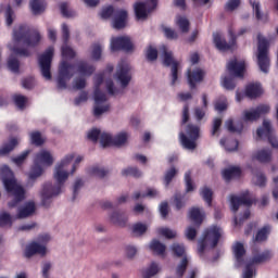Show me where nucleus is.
Wrapping results in <instances>:
<instances>
[{"label":"nucleus","instance_id":"nucleus-37","mask_svg":"<svg viewBox=\"0 0 278 278\" xmlns=\"http://www.w3.org/2000/svg\"><path fill=\"white\" fill-rule=\"evenodd\" d=\"M150 249L151 251L156 253V255H164V253H166V245L160 242V240L157 239L152 240V242L150 243Z\"/></svg>","mask_w":278,"mask_h":278},{"label":"nucleus","instance_id":"nucleus-19","mask_svg":"<svg viewBox=\"0 0 278 278\" xmlns=\"http://www.w3.org/2000/svg\"><path fill=\"white\" fill-rule=\"evenodd\" d=\"M52 60H53V47H50L45 51V53H42L38 58V63L41 71H51Z\"/></svg>","mask_w":278,"mask_h":278},{"label":"nucleus","instance_id":"nucleus-13","mask_svg":"<svg viewBox=\"0 0 278 278\" xmlns=\"http://www.w3.org/2000/svg\"><path fill=\"white\" fill-rule=\"evenodd\" d=\"M269 112H270V105L261 104L256 106L255 110L244 111L243 121H245V123H253L255 121H258L261 116H263L264 114H268Z\"/></svg>","mask_w":278,"mask_h":278},{"label":"nucleus","instance_id":"nucleus-48","mask_svg":"<svg viewBox=\"0 0 278 278\" xmlns=\"http://www.w3.org/2000/svg\"><path fill=\"white\" fill-rule=\"evenodd\" d=\"M30 142L31 144H35V147H42L45 144L42 134H40V131H33L30 134Z\"/></svg>","mask_w":278,"mask_h":278},{"label":"nucleus","instance_id":"nucleus-43","mask_svg":"<svg viewBox=\"0 0 278 278\" xmlns=\"http://www.w3.org/2000/svg\"><path fill=\"white\" fill-rule=\"evenodd\" d=\"M177 173H179V172L177 170V168H175V166L170 167L169 169H167L165 172L164 184H165L166 188H168L170 186V182L173 181V179H175V177H177Z\"/></svg>","mask_w":278,"mask_h":278},{"label":"nucleus","instance_id":"nucleus-2","mask_svg":"<svg viewBox=\"0 0 278 278\" xmlns=\"http://www.w3.org/2000/svg\"><path fill=\"white\" fill-rule=\"evenodd\" d=\"M75 160V154L66 155L55 167L54 179L58 185H53L51 182H46L43 185L42 193H41V205L43 207H49L51 205V199L53 197H58L62 192V187L66 184V179H68V172L64 168L71 164Z\"/></svg>","mask_w":278,"mask_h":278},{"label":"nucleus","instance_id":"nucleus-11","mask_svg":"<svg viewBox=\"0 0 278 278\" xmlns=\"http://www.w3.org/2000/svg\"><path fill=\"white\" fill-rule=\"evenodd\" d=\"M157 8V0H148L146 2H137L135 4V14L138 21L147 18L149 13Z\"/></svg>","mask_w":278,"mask_h":278},{"label":"nucleus","instance_id":"nucleus-12","mask_svg":"<svg viewBox=\"0 0 278 278\" xmlns=\"http://www.w3.org/2000/svg\"><path fill=\"white\" fill-rule=\"evenodd\" d=\"M230 205L231 211L236 214L238 210H240V205H247V207H251L253 205V200H251V193L249 191H244L243 193L238 195L230 197Z\"/></svg>","mask_w":278,"mask_h":278},{"label":"nucleus","instance_id":"nucleus-14","mask_svg":"<svg viewBox=\"0 0 278 278\" xmlns=\"http://www.w3.org/2000/svg\"><path fill=\"white\" fill-rule=\"evenodd\" d=\"M111 51H134V43L129 37H113L111 39Z\"/></svg>","mask_w":278,"mask_h":278},{"label":"nucleus","instance_id":"nucleus-61","mask_svg":"<svg viewBox=\"0 0 278 278\" xmlns=\"http://www.w3.org/2000/svg\"><path fill=\"white\" fill-rule=\"evenodd\" d=\"M147 225L142 223H137L132 226V233H136L137 236H143V233H147Z\"/></svg>","mask_w":278,"mask_h":278},{"label":"nucleus","instance_id":"nucleus-64","mask_svg":"<svg viewBox=\"0 0 278 278\" xmlns=\"http://www.w3.org/2000/svg\"><path fill=\"white\" fill-rule=\"evenodd\" d=\"M253 275H255V273L253 270V264L248 263L245 265L244 270H243V277L242 278H253Z\"/></svg>","mask_w":278,"mask_h":278},{"label":"nucleus","instance_id":"nucleus-32","mask_svg":"<svg viewBox=\"0 0 278 278\" xmlns=\"http://www.w3.org/2000/svg\"><path fill=\"white\" fill-rule=\"evenodd\" d=\"M226 129L230 134H242V130L244 129V124L242 122H237L233 124V119L226 121Z\"/></svg>","mask_w":278,"mask_h":278},{"label":"nucleus","instance_id":"nucleus-39","mask_svg":"<svg viewBox=\"0 0 278 278\" xmlns=\"http://www.w3.org/2000/svg\"><path fill=\"white\" fill-rule=\"evenodd\" d=\"M269 235H270V226H264L256 232L254 242H265V240H268Z\"/></svg>","mask_w":278,"mask_h":278},{"label":"nucleus","instance_id":"nucleus-1","mask_svg":"<svg viewBox=\"0 0 278 278\" xmlns=\"http://www.w3.org/2000/svg\"><path fill=\"white\" fill-rule=\"evenodd\" d=\"M40 40V33L37 29L27 25H18L13 29V41L15 46L11 48V51H13L15 55L29 58V55H31L29 49L38 47Z\"/></svg>","mask_w":278,"mask_h":278},{"label":"nucleus","instance_id":"nucleus-15","mask_svg":"<svg viewBox=\"0 0 278 278\" xmlns=\"http://www.w3.org/2000/svg\"><path fill=\"white\" fill-rule=\"evenodd\" d=\"M229 36L231 38L230 42L227 43L225 38L220 36V34L216 33L213 35L214 45L219 51H231L233 47H236V35H233V31L229 30Z\"/></svg>","mask_w":278,"mask_h":278},{"label":"nucleus","instance_id":"nucleus-62","mask_svg":"<svg viewBox=\"0 0 278 278\" xmlns=\"http://www.w3.org/2000/svg\"><path fill=\"white\" fill-rule=\"evenodd\" d=\"M61 14L65 18H71V16H75V13L72 10H68V2H63L60 5Z\"/></svg>","mask_w":278,"mask_h":278},{"label":"nucleus","instance_id":"nucleus-63","mask_svg":"<svg viewBox=\"0 0 278 278\" xmlns=\"http://www.w3.org/2000/svg\"><path fill=\"white\" fill-rule=\"evenodd\" d=\"M103 51V48L99 43H94L92 46V52H91V58L92 60H101V53Z\"/></svg>","mask_w":278,"mask_h":278},{"label":"nucleus","instance_id":"nucleus-5","mask_svg":"<svg viewBox=\"0 0 278 278\" xmlns=\"http://www.w3.org/2000/svg\"><path fill=\"white\" fill-rule=\"evenodd\" d=\"M185 131L179 132V142L184 149L194 151L197 149V140L201 138V127L195 124H188Z\"/></svg>","mask_w":278,"mask_h":278},{"label":"nucleus","instance_id":"nucleus-50","mask_svg":"<svg viewBox=\"0 0 278 278\" xmlns=\"http://www.w3.org/2000/svg\"><path fill=\"white\" fill-rule=\"evenodd\" d=\"M160 273V267H157L156 263H151L150 267L143 271V278L155 277V274Z\"/></svg>","mask_w":278,"mask_h":278},{"label":"nucleus","instance_id":"nucleus-44","mask_svg":"<svg viewBox=\"0 0 278 278\" xmlns=\"http://www.w3.org/2000/svg\"><path fill=\"white\" fill-rule=\"evenodd\" d=\"M222 84L226 90H236V78L230 74L223 78Z\"/></svg>","mask_w":278,"mask_h":278},{"label":"nucleus","instance_id":"nucleus-18","mask_svg":"<svg viewBox=\"0 0 278 278\" xmlns=\"http://www.w3.org/2000/svg\"><path fill=\"white\" fill-rule=\"evenodd\" d=\"M244 94L248 99H260L264 94V88L260 83H250L245 86Z\"/></svg>","mask_w":278,"mask_h":278},{"label":"nucleus","instance_id":"nucleus-45","mask_svg":"<svg viewBox=\"0 0 278 278\" xmlns=\"http://www.w3.org/2000/svg\"><path fill=\"white\" fill-rule=\"evenodd\" d=\"M172 252L174 253L175 257H186V247L181 243H173Z\"/></svg>","mask_w":278,"mask_h":278},{"label":"nucleus","instance_id":"nucleus-20","mask_svg":"<svg viewBox=\"0 0 278 278\" xmlns=\"http://www.w3.org/2000/svg\"><path fill=\"white\" fill-rule=\"evenodd\" d=\"M273 260V252L270 250H265L262 253H257V251H252V258L250 264H266V262H270Z\"/></svg>","mask_w":278,"mask_h":278},{"label":"nucleus","instance_id":"nucleus-7","mask_svg":"<svg viewBox=\"0 0 278 278\" xmlns=\"http://www.w3.org/2000/svg\"><path fill=\"white\" fill-rule=\"evenodd\" d=\"M220 241V227L211 226L204 230L202 239L199 241L198 252L200 255L205 253V249L210 247V249H216L218 247V242Z\"/></svg>","mask_w":278,"mask_h":278},{"label":"nucleus","instance_id":"nucleus-4","mask_svg":"<svg viewBox=\"0 0 278 278\" xmlns=\"http://www.w3.org/2000/svg\"><path fill=\"white\" fill-rule=\"evenodd\" d=\"M105 75H108V77H111L112 72H103L94 76L93 99L96 105L93 108V116H101L102 114H105V112H110V104L100 106L101 103H105V101H108V96L105 94V92L101 91V85L105 79Z\"/></svg>","mask_w":278,"mask_h":278},{"label":"nucleus","instance_id":"nucleus-47","mask_svg":"<svg viewBox=\"0 0 278 278\" xmlns=\"http://www.w3.org/2000/svg\"><path fill=\"white\" fill-rule=\"evenodd\" d=\"M100 144H102L103 149L105 147H114V138L110 134L102 132L100 135Z\"/></svg>","mask_w":278,"mask_h":278},{"label":"nucleus","instance_id":"nucleus-55","mask_svg":"<svg viewBox=\"0 0 278 278\" xmlns=\"http://www.w3.org/2000/svg\"><path fill=\"white\" fill-rule=\"evenodd\" d=\"M157 233L160 236H164L167 240H173V238H177V232L173 231L170 228H159Z\"/></svg>","mask_w":278,"mask_h":278},{"label":"nucleus","instance_id":"nucleus-59","mask_svg":"<svg viewBox=\"0 0 278 278\" xmlns=\"http://www.w3.org/2000/svg\"><path fill=\"white\" fill-rule=\"evenodd\" d=\"M29 153H31L30 150H26V151L22 152L18 156L13 159L14 164H16V166H23V164L25 163V160H27Z\"/></svg>","mask_w":278,"mask_h":278},{"label":"nucleus","instance_id":"nucleus-8","mask_svg":"<svg viewBox=\"0 0 278 278\" xmlns=\"http://www.w3.org/2000/svg\"><path fill=\"white\" fill-rule=\"evenodd\" d=\"M100 16L101 18H103L104 21L108 18H112L113 17V28L114 29H123L125 28V25H127V11L123 10V9H117L114 10V7L109 5V7H104L102 8L101 12H100Z\"/></svg>","mask_w":278,"mask_h":278},{"label":"nucleus","instance_id":"nucleus-36","mask_svg":"<svg viewBox=\"0 0 278 278\" xmlns=\"http://www.w3.org/2000/svg\"><path fill=\"white\" fill-rule=\"evenodd\" d=\"M117 81H119L122 88H127L129 81H131V75L127 71H119L116 73Z\"/></svg>","mask_w":278,"mask_h":278},{"label":"nucleus","instance_id":"nucleus-33","mask_svg":"<svg viewBox=\"0 0 278 278\" xmlns=\"http://www.w3.org/2000/svg\"><path fill=\"white\" fill-rule=\"evenodd\" d=\"M227 71H247V62L233 59L227 63Z\"/></svg>","mask_w":278,"mask_h":278},{"label":"nucleus","instance_id":"nucleus-54","mask_svg":"<svg viewBox=\"0 0 278 278\" xmlns=\"http://www.w3.org/2000/svg\"><path fill=\"white\" fill-rule=\"evenodd\" d=\"M105 86H106L108 93L111 94V97H116V94L121 93V90L114 87V80H112V78H108L105 80Z\"/></svg>","mask_w":278,"mask_h":278},{"label":"nucleus","instance_id":"nucleus-52","mask_svg":"<svg viewBox=\"0 0 278 278\" xmlns=\"http://www.w3.org/2000/svg\"><path fill=\"white\" fill-rule=\"evenodd\" d=\"M35 86L36 78H34V76H28L22 79V88H25V90H34Z\"/></svg>","mask_w":278,"mask_h":278},{"label":"nucleus","instance_id":"nucleus-53","mask_svg":"<svg viewBox=\"0 0 278 278\" xmlns=\"http://www.w3.org/2000/svg\"><path fill=\"white\" fill-rule=\"evenodd\" d=\"M127 142V132H119L113 138V147H123Z\"/></svg>","mask_w":278,"mask_h":278},{"label":"nucleus","instance_id":"nucleus-49","mask_svg":"<svg viewBox=\"0 0 278 278\" xmlns=\"http://www.w3.org/2000/svg\"><path fill=\"white\" fill-rule=\"evenodd\" d=\"M188 268V257L184 256L180 264L176 268V275L177 277L181 278L186 274V270Z\"/></svg>","mask_w":278,"mask_h":278},{"label":"nucleus","instance_id":"nucleus-60","mask_svg":"<svg viewBox=\"0 0 278 278\" xmlns=\"http://www.w3.org/2000/svg\"><path fill=\"white\" fill-rule=\"evenodd\" d=\"M146 58L149 62H155V60H157V49L153 48V46H150L147 49Z\"/></svg>","mask_w":278,"mask_h":278},{"label":"nucleus","instance_id":"nucleus-35","mask_svg":"<svg viewBox=\"0 0 278 278\" xmlns=\"http://www.w3.org/2000/svg\"><path fill=\"white\" fill-rule=\"evenodd\" d=\"M18 144V140L16 138H11L8 143H4L0 149V155H8V153H12L16 146Z\"/></svg>","mask_w":278,"mask_h":278},{"label":"nucleus","instance_id":"nucleus-30","mask_svg":"<svg viewBox=\"0 0 278 278\" xmlns=\"http://www.w3.org/2000/svg\"><path fill=\"white\" fill-rule=\"evenodd\" d=\"M30 10L33 14H42L47 10V2L45 0H30Z\"/></svg>","mask_w":278,"mask_h":278},{"label":"nucleus","instance_id":"nucleus-17","mask_svg":"<svg viewBox=\"0 0 278 278\" xmlns=\"http://www.w3.org/2000/svg\"><path fill=\"white\" fill-rule=\"evenodd\" d=\"M161 51L164 66H168L172 71H179V61L173 56V52L168 51L166 46H162Z\"/></svg>","mask_w":278,"mask_h":278},{"label":"nucleus","instance_id":"nucleus-38","mask_svg":"<svg viewBox=\"0 0 278 278\" xmlns=\"http://www.w3.org/2000/svg\"><path fill=\"white\" fill-rule=\"evenodd\" d=\"M12 100L14 102L15 108L20 109L21 111L27 108V97L23 94H13Z\"/></svg>","mask_w":278,"mask_h":278},{"label":"nucleus","instance_id":"nucleus-9","mask_svg":"<svg viewBox=\"0 0 278 278\" xmlns=\"http://www.w3.org/2000/svg\"><path fill=\"white\" fill-rule=\"evenodd\" d=\"M4 188L8 194H12L13 200L8 203L9 207H16L21 203V201H25V189L23 186L16 184L14 178H2Z\"/></svg>","mask_w":278,"mask_h":278},{"label":"nucleus","instance_id":"nucleus-57","mask_svg":"<svg viewBox=\"0 0 278 278\" xmlns=\"http://www.w3.org/2000/svg\"><path fill=\"white\" fill-rule=\"evenodd\" d=\"M184 199H186V194L175 193L174 205L176 210H181L186 205V202H184Z\"/></svg>","mask_w":278,"mask_h":278},{"label":"nucleus","instance_id":"nucleus-28","mask_svg":"<svg viewBox=\"0 0 278 278\" xmlns=\"http://www.w3.org/2000/svg\"><path fill=\"white\" fill-rule=\"evenodd\" d=\"M34 212H36V204L34 202H28L24 207L18 210L16 218H28Z\"/></svg>","mask_w":278,"mask_h":278},{"label":"nucleus","instance_id":"nucleus-16","mask_svg":"<svg viewBox=\"0 0 278 278\" xmlns=\"http://www.w3.org/2000/svg\"><path fill=\"white\" fill-rule=\"evenodd\" d=\"M256 136L257 138L265 136L273 149H278V141L277 138L273 136V126L270 125V122L265 119L263 122V127L257 128Z\"/></svg>","mask_w":278,"mask_h":278},{"label":"nucleus","instance_id":"nucleus-22","mask_svg":"<svg viewBox=\"0 0 278 278\" xmlns=\"http://www.w3.org/2000/svg\"><path fill=\"white\" fill-rule=\"evenodd\" d=\"M75 73L71 71H60L56 78V87L59 90H66V84L73 79Z\"/></svg>","mask_w":278,"mask_h":278},{"label":"nucleus","instance_id":"nucleus-29","mask_svg":"<svg viewBox=\"0 0 278 278\" xmlns=\"http://www.w3.org/2000/svg\"><path fill=\"white\" fill-rule=\"evenodd\" d=\"M242 175V169L238 166H232L223 170V177L225 181H231L236 177Z\"/></svg>","mask_w":278,"mask_h":278},{"label":"nucleus","instance_id":"nucleus-58","mask_svg":"<svg viewBox=\"0 0 278 278\" xmlns=\"http://www.w3.org/2000/svg\"><path fill=\"white\" fill-rule=\"evenodd\" d=\"M186 192L194 191V184L192 182V172L185 174Z\"/></svg>","mask_w":278,"mask_h":278},{"label":"nucleus","instance_id":"nucleus-10","mask_svg":"<svg viewBox=\"0 0 278 278\" xmlns=\"http://www.w3.org/2000/svg\"><path fill=\"white\" fill-rule=\"evenodd\" d=\"M257 64L261 71H268L270 68V58H268L269 42L262 34L257 35Z\"/></svg>","mask_w":278,"mask_h":278},{"label":"nucleus","instance_id":"nucleus-23","mask_svg":"<svg viewBox=\"0 0 278 278\" xmlns=\"http://www.w3.org/2000/svg\"><path fill=\"white\" fill-rule=\"evenodd\" d=\"M47 255V248L45 245H40L38 242H33L25 250V257H34V255Z\"/></svg>","mask_w":278,"mask_h":278},{"label":"nucleus","instance_id":"nucleus-42","mask_svg":"<svg viewBox=\"0 0 278 278\" xmlns=\"http://www.w3.org/2000/svg\"><path fill=\"white\" fill-rule=\"evenodd\" d=\"M123 177H135V179H139L142 177V172L138 167H127L122 170Z\"/></svg>","mask_w":278,"mask_h":278},{"label":"nucleus","instance_id":"nucleus-34","mask_svg":"<svg viewBox=\"0 0 278 278\" xmlns=\"http://www.w3.org/2000/svg\"><path fill=\"white\" fill-rule=\"evenodd\" d=\"M110 220L113 225H117V227H125L127 225V217L125 216V213H118L114 212L110 216Z\"/></svg>","mask_w":278,"mask_h":278},{"label":"nucleus","instance_id":"nucleus-3","mask_svg":"<svg viewBox=\"0 0 278 278\" xmlns=\"http://www.w3.org/2000/svg\"><path fill=\"white\" fill-rule=\"evenodd\" d=\"M62 36L63 42H68V38H71V33L66 24L62 25ZM61 53L63 60L59 66V71H94V67L88 65L86 61H76L74 65H71V63H68L67 60H73V58H75V50H73V48L64 45L61 48Z\"/></svg>","mask_w":278,"mask_h":278},{"label":"nucleus","instance_id":"nucleus-24","mask_svg":"<svg viewBox=\"0 0 278 278\" xmlns=\"http://www.w3.org/2000/svg\"><path fill=\"white\" fill-rule=\"evenodd\" d=\"M232 253L235 255L237 264H239V266H242L244 264V255H247L244 244H242V242H236L232 247Z\"/></svg>","mask_w":278,"mask_h":278},{"label":"nucleus","instance_id":"nucleus-46","mask_svg":"<svg viewBox=\"0 0 278 278\" xmlns=\"http://www.w3.org/2000/svg\"><path fill=\"white\" fill-rule=\"evenodd\" d=\"M88 173L89 175H93V177H99L100 179H103V177H105V175H108L110 170L105 168H100L99 166H93L89 168Z\"/></svg>","mask_w":278,"mask_h":278},{"label":"nucleus","instance_id":"nucleus-31","mask_svg":"<svg viewBox=\"0 0 278 278\" xmlns=\"http://www.w3.org/2000/svg\"><path fill=\"white\" fill-rule=\"evenodd\" d=\"M80 76L76 77L73 84V88L74 90H84V88H86V77L85 75H92V72H88V71H80Z\"/></svg>","mask_w":278,"mask_h":278},{"label":"nucleus","instance_id":"nucleus-25","mask_svg":"<svg viewBox=\"0 0 278 278\" xmlns=\"http://www.w3.org/2000/svg\"><path fill=\"white\" fill-rule=\"evenodd\" d=\"M253 160H256L261 164H268L273 161V150L270 149H262L258 150L254 155Z\"/></svg>","mask_w":278,"mask_h":278},{"label":"nucleus","instance_id":"nucleus-51","mask_svg":"<svg viewBox=\"0 0 278 278\" xmlns=\"http://www.w3.org/2000/svg\"><path fill=\"white\" fill-rule=\"evenodd\" d=\"M0 227H12V215L10 213H0Z\"/></svg>","mask_w":278,"mask_h":278},{"label":"nucleus","instance_id":"nucleus-41","mask_svg":"<svg viewBox=\"0 0 278 278\" xmlns=\"http://www.w3.org/2000/svg\"><path fill=\"white\" fill-rule=\"evenodd\" d=\"M176 25L179 27L182 34H188V31H190V22L184 16H177Z\"/></svg>","mask_w":278,"mask_h":278},{"label":"nucleus","instance_id":"nucleus-27","mask_svg":"<svg viewBox=\"0 0 278 278\" xmlns=\"http://www.w3.org/2000/svg\"><path fill=\"white\" fill-rule=\"evenodd\" d=\"M4 11V18L8 27L14 23V18H16V15L14 14V10H12V7L10 4H1L0 5V12Z\"/></svg>","mask_w":278,"mask_h":278},{"label":"nucleus","instance_id":"nucleus-21","mask_svg":"<svg viewBox=\"0 0 278 278\" xmlns=\"http://www.w3.org/2000/svg\"><path fill=\"white\" fill-rule=\"evenodd\" d=\"M187 77H188V84H189L190 90H194V88H197V85L201 84V81H203V78L205 77V72H203V71H197V72L188 71L187 72Z\"/></svg>","mask_w":278,"mask_h":278},{"label":"nucleus","instance_id":"nucleus-26","mask_svg":"<svg viewBox=\"0 0 278 278\" xmlns=\"http://www.w3.org/2000/svg\"><path fill=\"white\" fill-rule=\"evenodd\" d=\"M189 218L197 227H201L203 225V218H205V213H201V208L199 207H192L189 212Z\"/></svg>","mask_w":278,"mask_h":278},{"label":"nucleus","instance_id":"nucleus-40","mask_svg":"<svg viewBox=\"0 0 278 278\" xmlns=\"http://www.w3.org/2000/svg\"><path fill=\"white\" fill-rule=\"evenodd\" d=\"M203 201H205L206 205L208 207H212V201H213V197H214V192L212 191V189H210L208 187H204L201 189L200 192Z\"/></svg>","mask_w":278,"mask_h":278},{"label":"nucleus","instance_id":"nucleus-56","mask_svg":"<svg viewBox=\"0 0 278 278\" xmlns=\"http://www.w3.org/2000/svg\"><path fill=\"white\" fill-rule=\"evenodd\" d=\"M8 68L9 71H18L21 68V61L16 56L11 55L8 60Z\"/></svg>","mask_w":278,"mask_h":278},{"label":"nucleus","instance_id":"nucleus-6","mask_svg":"<svg viewBox=\"0 0 278 278\" xmlns=\"http://www.w3.org/2000/svg\"><path fill=\"white\" fill-rule=\"evenodd\" d=\"M40 164H43V166H53V155H51V152L41 150L35 155L34 165L28 174L30 181H36L38 177L42 176L43 169Z\"/></svg>","mask_w":278,"mask_h":278}]
</instances>
